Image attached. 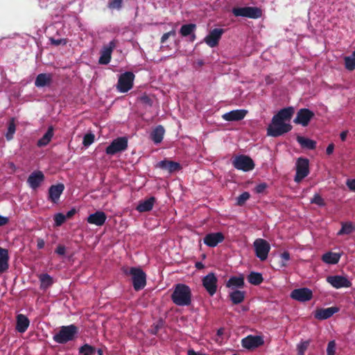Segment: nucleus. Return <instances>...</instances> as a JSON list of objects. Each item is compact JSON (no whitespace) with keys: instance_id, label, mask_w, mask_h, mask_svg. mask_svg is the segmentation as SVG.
<instances>
[{"instance_id":"nucleus-1","label":"nucleus","mask_w":355,"mask_h":355,"mask_svg":"<svg viewBox=\"0 0 355 355\" xmlns=\"http://www.w3.org/2000/svg\"><path fill=\"white\" fill-rule=\"evenodd\" d=\"M192 293L190 287L184 284L174 286L171 295L172 302L177 306H187L191 304Z\"/></svg>"},{"instance_id":"nucleus-2","label":"nucleus","mask_w":355,"mask_h":355,"mask_svg":"<svg viewBox=\"0 0 355 355\" xmlns=\"http://www.w3.org/2000/svg\"><path fill=\"white\" fill-rule=\"evenodd\" d=\"M124 273L132 277V286L135 291L143 289L146 285V275L140 268L131 267L125 269Z\"/></svg>"},{"instance_id":"nucleus-3","label":"nucleus","mask_w":355,"mask_h":355,"mask_svg":"<svg viewBox=\"0 0 355 355\" xmlns=\"http://www.w3.org/2000/svg\"><path fill=\"white\" fill-rule=\"evenodd\" d=\"M78 329L74 324L62 326L59 332L53 336V340L57 343L64 344L73 340L78 334Z\"/></svg>"},{"instance_id":"nucleus-4","label":"nucleus","mask_w":355,"mask_h":355,"mask_svg":"<svg viewBox=\"0 0 355 355\" xmlns=\"http://www.w3.org/2000/svg\"><path fill=\"white\" fill-rule=\"evenodd\" d=\"M292 130V125L284 121L276 120L272 117V123L267 128V134L269 136L277 137Z\"/></svg>"},{"instance_id":"nucleus-5","label":"nucleus","mask_w":355,"mask_h":355,"mask_svg":"<svg viewBox=\"0 0 355 355\" xmlns=\"http://www.w3.org/2000/svg\"><path fill=\"white\" fill-rule=\"evenodd\" d=\"M235 17H245L258 19L262 15V10L257 7H234L232 10Z\"/></svg>"},{"instance_id":"nucleus-6","label":"nucleus","mask_w":355,"mask_h":355,"mask_svg":"<svg viewBox=\"0 0 355 355\" xmlns=\"http://www.w3.org/2000/svg\"><path fill=\"white\" fill-rule=\"evenodd\" d=\"M232 164L236 169L245 172L253 170L255 166L252 159L244 155L236 156L232 161Z\"/></svg>"},{"instance_id":"nucleus-7","label":"nucleus","mask_w":355,"mask_h":355,"mask_svg":"<svg viewBox=\"0 0 355 355\" xmlns=\"http://www.w3.org/2000/svg\"><path fill=\"white\" fill-rule=\"evenodd\" d=\"M253 246L257 257L262 261L266 260L270 250L269 243L265 239H257L253 243Z\"/></svg>"},{"instance_id":"nucleus-8","label":"nucleus","mask_w":355,"mask_h":355,"mask_svg":"<svg viewBox=\"0 0 355 355\" xmlns=\"http://www.w3.org/2000/svg\"><path fill=\"white\" fill-rule=\"evenodd\" d=\"M309 174V161L306 158L299 157L296 162V174L294 181L300 182Z\"/></svg>"},{"instance_id":"nucleus-9","label":"nucleus","mask_w":355,"mask_h":355,"mask_svg":"<svg viewBox=\"0 0 355 355\" xmlns=\"http://www.w3.org/2000/svg\"><path fill=\"white\" fill-rule=\"evenodd\" d=\"M128 148V139L121 137L114 139L106 148L105 153L109 155H114L118 153L125 151Z\"/></svg>"},{"instance_id":"nucleus-10","label":"nucleus","mask_w":355,"mask_h":355,"mask_svg":"<svg viewBox=\"0 0 355 355\" xmlns=\"http://www.w3.org/2000/svg\"><path fill=\"white\" fill-rule=\"evenodd\" d=\"M135 75L131 71H127L122 73L118 80L117 89L119 92L125 93L132 89Z\"/></svg>"},{"instance_id":"nucleus-11","label":"nucleus","mask_w":355,"mask_h":355,"mask_svg":"<svg viewBox=\"0 0 355 355\" xmlns=\"http://www.w3.org/2000/svg\"><path fill=\"white\" fill-rule=\"evenodd\" d=\"M314 116L315 114L313 111L307 108H302L297 111L296 117L294 119L293 122L295 124H300L303 127H306Z\"/></svg>"},{"instance_id":"nucleus-12","label":"nucleus","mask_w":355,"mask_h":355,"mask_svg":"<svg viewBox=\"0 0 355 355\" xmlns=\"http://www.w3.org/2000/svg\"><path fill=\"white\" fill-rule=\"evenodd\" d=\"M264 344V340L261 336L249 335L241 340L242 347L252 350L256 349Z\"/></svg>"},{"instance_id":"nucleus-13","label":"nucleus","mask_w":355,"mask_h":355,"mask_svg":"<svg viewBox=\"0 0 355 355\" xmlns=\"http://www.w3.org/2000/svg\"><path fill=\"white\" fill-rule=\"evenodd\" d=\"M202 282V286L211 296L216 293L218 279L214 272H210L205 276Z\"/></svg>"},{"instance_id":"nucleus-14","label":"nucleus","mask_w":355,"mask_h":355,"mask_svg":"<svg viewBox=\"0 0 355 355\" xmlns=\"http://www.w3.org/2000/svg\"><path fill=\"white\" fill-rule=\"evenodd\" d=\"M291 297L298 302H304L312 299L313 292L308 288H296L291 292Z\"/></svg>"},{"instance_id":"nucleus-15","label":"nucleus","mask_w":355,"mask_h":355,"mask_svg":"<svg viewBox=\"0 0 355 355\" xmlns=\"http://www.w3.org/2000/svg\"><path fill=\"white\" fill-rule=\"evenodd\" d=\"M116 46V42L112 40L110 43L104 46L101 51V56L98 60L100 64H107L112 58V53Z\"/></svg>"},{"instance_id":"nucleus-16","label":"nucleus","mask_w":355,"mask_h":355,"mask_svg":"<svg viewBox=\"0 0 355 355\" xmlns=\"http://www.w3.org/2000/svg\"><path fill=\"white\" fill-rule=\"evenodd\" d=\"M327 282L337 289L352 286L351 282L347 277L340 275L328 276Z\"/></svg>"},{"instance_id":"nucleus-17","label":"nucleus","mask_w":355,"mask_h":355,"mask_svg":"<svg viewBox=\"0 0 355 355\" xmlns=\"http://www.w3.org/2000/svg\"><path fill=\"white\" fill-rule=\"evenodd\" d=\"M223 33V28H214L209 33L204 40L209 46L215 47L218 44Z\"/></svg>"},{"instance_id":"nucleus-18","label":"nucleus","mask_w":355,"mask_h":355,"mask_svg":"<svg viewBox=\"0 0 355 355\" xmlns=\"http://www.w3.org/2000/svg\"><path fill=\"white\" fill-rule=\"evenodd\" d=\"M225 236L222 232L207 234L203 239L204 243L209 247H216L218 243H222Z\"/></svg>"},{"instance_id":"nucleus-19","label":"nucleus","mask_w":355,"mask_h":355,"mask_svg":"<svg viewBox=\"0 0 355 355\" xmlns=\"http://www.w3.org/2000/svg\"><path fill=\"white\" fill-rule=\"evenodd\" d=\"M44 175L41 171H35L28 176L27 183L31 189H36L44 182Z\"/></svg>"},{"instance_id":"nucleus-20","label":"nucleus","mask_w":355,"mask_h":355,"mask_svg":"<svg viewBox=\"0 0 355 355\" xmlns=\"http://www.w3.org/2000/svg\"><path fill=\"white\" fill-rule=\"evenodd\" d=\"M64 190V185L62 183L51 185L49 189V200L53 203H57Z\"/></svg>"},{"instance_id":"nucleus-21","label":"nucleus","mask_w":355,"mask_h":355,"mask_svg":"<svg viewBox=\"0 0 355 355\" xmlns=\"http://www.w3.org/2000/svg\"><path fill=\"white\" fill-rule=\"evenodd\" d=\"M339 311V308L337 306H331L326 309H318L314 314V316L318 320H326L331 318L334 313Z\"/></svg>"},{"instance_id":"nucleus-22","label":"nucleus","mask_w":355,"mask_h":355,"mask_svg":"<svg viewBox=\"0 0 355 355\" xmlns=\"http://www.w3.org/2000/svg\"><path fill=\"white\" fill-rule=\"evenodd\" d=\"M106 219L107 216L103 211H96L87 217V221L89 224L95 225L96 226H102L105 223Z\"/></svg>"},{"instance_id":"nucleus-23","label":"nucleus","mask_w":355,"mask_h":355,"mask_svg":"<svg viewBox=\"0 0 355 355\" xmlns=\"http://www.w3.org/2000/svg\"><path fill=\"white\" fill-rule=\"evenodd\" d=\"M157 166L163 170L167 171L170 173L179 171L182 169V166L180 163L167 159L158 162Z\"/></svg>"},{"instance_id":"nucleus-24","label":"nucleus","mask_w":355,"mask_h":355,"mask_svg":"<svg viewBox=\"0 0 355 355\" xmlns=\"http://www.w3.org/2000/svg\"><path fill=\"white\" fill-rule=\"evenodd\" d=\"M247 113L245 110H235L224 114L222 117L227 121H237L244 119Z\"/></svg>"},{"instance_id":"nucleus-25","label":"nucleus","mask_w":355,"mask_h":355,"mask_svg":"<svg viewBox=\"0 0 355 355\" xmlns=\"http://www.w3.org/2000/svg\"><path fill=\"white\" fill-rule=\"evenodd\" d=\"M294 114V108L293 107H288L280 110L273 118L276 120L282 121H290Z\"/></svg>"},{"instance_id":"nucleus-26","label":"nucleus","mask_w":355,"mask_h":355,"mask_svg":"<svg viewBox=\"0 0 355 355\" xmlns=\"http://www.w3.org/2000/svg\"><path fill=\"white\" fill-rule=\"evenodd\" d=\"M244 277L241 275L231 277L225 284L227 288H231L233 291L242 288L244 287Z\"/></svg>"},{"instance_id":"nucleus-27","label":"nucleus","mask_w":355,"mask_h":355,"mask_svg":"<svg viewBox=\"0 0 355 355\" xmlns=\"http://www.w3.org/2000/svg\"><path fill=\"white\" fill-rule=\"evenodd\" d=\"M53 76L51 73H42L37 76L35 85L37 87H44L51 84Z\"/></svg>"},{"instance_id":"nucleus-28","label":"nucleus","mask_w":355,"mask_h":355,"mask_svg":"<svg viewBox=\"0 0 355 355\" xmlns=\"http://www.w3.org/2000/svg\"><path fill=\"white\" fill-rule=\"evenodd\" d=\"M156 198L153 196L149 198L140 201L136 207V210L140 213L146 212L152 210Z\"/></svg>"},{"instance_id":"nucleus-29","label":"nucleus","mask_w":355,"mask_h":355,"mask_svg":"<svg viewBox=\"0 0 355 355\" xmlns=\"http://www.w3.org/2000/svg\"><path fill=\"white\" fill-rule=\"evenodd\" d=\"M8 261V250L0 247V273H3L8 270L9 268Z\"/></svg>"},{"instance_id":"nucleus-30","label":"nucleus","mask_w":355,"mask_h":355,"mask_svg":"<svg viewBox=\"0 0 355 355\" xmlns=\"http://www.w3.org/2000/svg\"><path fill=\"white\" fill-rule=\"evenodd\" d=\"M29 324V320L26 315L23 314H19L17 316L16 329L17 330L18 332H25L27 330Z\"/></svg>"},{"instance_id":"nucleus-31","label":"nucleus","mask_w":355,"mask_h":355,"mask_svg":"<svg viewBox=\"0 0 355 355\" xmlns=\"http://www.w3.org/2000/svg\"><path fill=\"white\" fill-rule=\"evenodd\" d=\"M245 292L240 290H234L229 294V297L232 304H239L245 300Z\"/></svg>"},{"instance_id":"nucleus-32","label":"nucleus","mask_w":355,"mask_h":355,"mask_svg":"<svg viewBox=\"0 0 355 355\" xmlns=\"http://www.w3.org/2000/svg\"><path fill=\"white\" fill-rule=\"evenodd\" d=\"M297 141L300 144L301 147L303 148L314 150L316 148V141L309 138H306L302 136H297Z\"/></svg>"},{"instance_id":"nucleus-33","label":"nucleus","mask_w":355,"mask_h":355,"mask_svg":"<svg viewBox=\"0 0 355 355\" xmlns=\"http://www.w3.org/2000/svg\"><path fill=\"white\" fill-rule=\"evenodd\" d=\"M164 132L165 130L162 125H158L153 130L150 137L155 144H159L162 142Z\"/></svg>"},{"instance_id":"nucleus-34","label":"nucleus","mask_w":355,"mask_h":355,"mask_svg":"<svg viewBox=\"0 0 355 355\" xmlns=\"http://www.w3.org/2000/svg\"><path fill=\"white\" fill-rule=\"evenodd\" d=\"M340 258V254L329 252L322 255V260L323 262L328 264H336L338 263Z\"/></svg>"},{"instance_id":"nucleus-35","label":"nucleus","mask_w":355,"mask_h":355,"mask_svg":"<svg viewBox=\"0 0 355 355\" xmlns=\"http://www.w3.org/2000/svg\"><path fill=\"white\" fill-rule=\"evenodd\" d=\"M53 136V128L52 126L49 127L46 133L40 138L37 143V146L42 147L46 146L51 140Z\"/></svg>"},{"instance_id":"nucleus-36","label":"nucleus","mask_w":355,"mask_h":355,"mask_svg":"<svg viewBox=\"0 0 355 355\" xmlns=\"http://www.w3.org/2000/svg\"><path fill=\"white\" fill-rule=\"evenodd\" d=\"M248 281L252 285H259L263 281V278L260 272H251L248 276Z\"/></svg>"},{"instance_id":"nucleus-37","label":"nucleus","mask_w":355,"mask_h":355,"mask_svg":"<svg viewBox=\"0 0 355 355\" xmlns=\"http://www.w3.org/2000/svg\"><path fill=\"white\" fill-rule=\"evenodd\" d=\"M39 279L42 289H46L53 284V278L46 273L40 275Z\"/></svg>"},{"instance_id":"nucleus-38","label":"nucleus","mask_w":355,"mask_h":355,"mask_svg":"<svg viewBox=\"0 0 355 355\" xmlns=\"http://www.w3.org/2000/svg\"><path fill=\"white\" fill-rule=\"evenodd\" d=\"M196 28V25L194 24H188L182 25L180 30V33L182 37H187L194 32Z\"/></svg>"},{"instance_id":"nucleus-39","label":"nucleus","mask_w":355,"mask_h":355,"mask_svg":"<svg viewBox=\"0 0 355 355\" xmlns=\"http://www.w3.org/2000/svg\"><path fill=\"white\" fill-rule=\"evenodd\" d=\"M16 131V125L15 119L12 118L8 122V130L5 137L8 141H10L13 138V135Z\"/></svg>"},{"instance_id":"nucleus-40","label":"nucleus","mask_w":355,"mask_h":355,"mask_svg":"<svg viewBox=\"0 0 355 355\" xmlns=\"http://www.w3.org/2000/svg\"><path fill=\"white\" fill-rule=\"evenodd\" d=\"M345 68L349 71L355 69V51L349 56L345 58Z\"/></svg>"},{"instance_id":"nucleus-41","label":"nucleus","mask_w":355,"mask_h":355,"mask_svg":"<svg viewBox=\"0 0 355 355\" xmlns=\"http://www.w3.org/2000/svg\"><path fill=\"white\" fill-rule=\"evenodd\" d=\"M78 352L79 354L83 355H94L96 352V349L89 344H85L79 348Z\"/></svg>"},{"instance_id":"nucleus-42","label":"nucleus","mask_w":355,"mask_h":355,"mask_svg":"<svg viewBox=\"0 0 355 355\" xmlns=\"http://www.w3.org/2000/svg\"><path fill=\"white\" fill-rule=\"evenodd\" d=\"M354 230L352 223H342V227L338 231V235L350 234Z\"/></svg>"},{"instance_id":"nucleus-43","label":"nucleus","mask_w":355,"mask_h":355,"mask_svg":"<svg viewBox=\"0 0 355 355\" xmlns=\"http://www.w3.org/2000/svg\"><path fill=\"white\" fill-rule=\"evenodd\" d=\"M250 198V194L248 191H245L239 195L236 198V205L243 206L245 202Z\"/></svg>"},{"instance_id":"nucleus-44","label":"nucleus","mask_w":355,"mask_h":355,"mask_svg":"<svg viewBox=\"0 0 355 355\" xmlns=\"http://www.w3.org/2000/svg\"><path fill=\"white\" fill-rule=\"evenodd\" d=\"M123 0H109L107 7L110 10H120L122 8Z\"/></svg>"},{"instance_id":"nucleus-45","label":"nucleus","mask_w":355,"mask_h":355,"mask_svg":"<svg viewBox=\"0 0 355 355\" xmlns=\"http://www.w3.org/2000/svg\"><path fill=\"white\" fill-rule=\"evenodd\" d=\"M95 136L93 133H87L83 140V144L84 146H89L94 141Z\"/></svg>"},{"instance_id":"nucleus-46","label":"nucleus","mask_w":355,"mask_h":355,"mask_svg":"<svg viewBox=\"0 0 355 355\" xmlns=\"http://www.w3.org/2000/svg\"><path fill=\"white\" fill-rule=\"evenodd\" d=\"M66 220V216L62 213H58L54 216L55 225L61 226Z\"/></svg>"},{"instance_id":"nucleus-47","label":"nucleus","mask_w":355,"mask_h":355,"mask_svg":"<svg viewBox=\"0 0 355 355\" xmlns=\"http://www.w3.org/2000/svg\"><path fill=\"white\" fill-rule=\"evenodd\" d=\"M312 204H315L318 206L323 207L325 205L324 199L318 193H315L313 198L311 200Z\"/></svg>"},{"instance_id":"nucleus-48","label":"nucleus","mask_w":355,"mask_h":355,"mask_svg":"<svg viewBox=\"0 0 355 355\" xmlns=\"http://www.w3.org/2000/svg\"><path fill=\"white\" fill-rule=\"evenodd\" d=\"M309 345V341H304V342H302V343H300L297 345V354H298V355H304V352L306 350V349L308 348Z\"/></svg>"},{"instance_id":"nucleus-49","label":"nucleus","mask_w":355,"mask_h":355,"mask_svg":"<svg viewBox=\"0 0 355 355\" xmlns=\"http://www.w3.org/2000/svg\"><path fill=\"white\" fill-rule=\"evenodd\" d=\"M336 345L335 340H331L329 342L327 347V355H335Z\"/></svg>"},{"instance_id":"nucleus-50","label":"nucleus","mask_w":355,"mask_h":355,"mask_svg":"<svg viewBox=\"0 0 355 355\" xmlns=\"http://www.w3.org/2000/svg\"><path fill=\"white\" fill-rule=\"evenodd\" d=\"M281 258L282 259V262L281 263L282 266H286L287 261L290 260V253L287 251L284 252L281 254Z\"/></svg>"},{"instance_id":"nucleus-51","label":"nucleus","mask_w":355,"mask_h":355,"mask_svg":"<svg viewBox=\"0 0 355 355\" xmlns=\"http://www.w3.org/2000/svg\"><path fill=\"white\" fill-rule=\"evenodd\" d=\"M51 44L54 46L65 45L67 44L66 39H54L50 38Z\"/></svg>"},{"instance_id":"nucleus-52","label":"nucleus","mask_w":355,"mask_h":355,"mask_svg":"<svg viewBox=\"0 0 355 355\" xmlns=\"http://www.w3.org/2000/svg\"><path fill=\"white\" fill-rule=\"evenodd\" d=\"M176 35V32L175 30H172L168 33H164L162 37H161V43H164L166 42V40L168 39L169 37L171 36H175Z\"/></svg>"},{"instance_id":"nucleus-53","label":"nucleus","mask_w":355,"mask_h":355,"mask_svg":"<svg viewBox=\"0 0 355 355\" xmlns=\"http://www.w3.org/2000/svg\"><path fill=\"white\" fill-rule=\"evenodd\" d=\"M267 187H268L267 184L265 182H263V183H261V184H259L258 185H257L256 187L254 188V191L257 193H262L264 192V191L266 189Z\"/></svg>"},{"instance_id":"nucleus-54","label":"nucleus","mask_w":355,"mask_h":355,"mask_svg":"<svg viewBox=\"0 0 355 355\" xmlns=\"http://www.w3.org/2000/svg\"><path fill=\"white\" fill-rule=\"evenodd\" d=\"M55 253L59 255H64L66 253V248L62 245H59L55 249Z\"/></svg>"},{"instance_id":"nucleus-55","label":"nucleus","mask_w":355,"mask_h":355,"mask_svg":"<svg viewBox=\"0 0 355 355\" xmlns=\"http://www.w3.org/2000/svg\"><path fill=\"white\" fill-rule=\"evenodd\" d=\"M346 184L351 191H355V179L347 180Z\"/></svg>"},{"instance_id":"nucleus-56","label":"nucleus","mask_w":355,"mask_h":355,"mask_svg":"<svg viewBox=\"0 0 355 355\" xmlns=\"http://www.w3.org/2000/svg\"><path fill=\"white\" fill-rule=\"evenodd\" d=\"M76 212L77 211L76 208H72L67 212L66 215H64L66 216V219L72 218Z\"/></svg>"},{"instance_id":"nucleus-57","label":"nucleus","mask_w":355,"mask_h":355,"mask_svg":"<svg viewBox=\"0 0 355 355\" xmlns=\"http://www.w3.org/2000/svg\"><path fill=\"white\" fill-rule=\"evenodd\" d=\"M334 150V144L333 143L329 144L327 148L326 153L328 155H330L333 153Z\"/></svg>"},{"instance_id":"nucleus-58","label":"nucleus","mask_w":355,"mask_h":355,"mask_svg":"<svg viewBox=\"0 0 355 355\" xmlns=\"http://www.w3.org/2000/svg\"><path fill=\"white\" fill-rule=\"evenodd\" d=\"M44 245L45 242L43 239L39 238L37 239V247L38 249H42Z\"/></svg>"},{"instance_id":"nucleus-59","label":"nucleus","mask_w":355,"mask_h":355,"mask_svg":"<svg viewBox=\"0 0 355 355\" xmlns=\"http://www.w3.org/2000/svg\"><path fill=\"white\" fill-rule=\"evenodd\" d=\"M8 222V218L0 215V227L6 225Z\"/></svg>"},{"instance_id":"nucleus-60","label":"nucleus","mask_w":355,"mask_h":355,"mask_svg":"<svg viewBox=\"0 0 355 355\" xmlns=\"http://www.w3.org/2000/svg\"><path fill=\"white\" fill-rule=\"evenodd\" d=\"M141 101L145 103H147L150 105H151V103H152V101H151V99L147 96H144L141 98Z\"/></svg>"},{"instance_id":"nucleus-61","label":"nucleus","mask_w":355,"mask_h":355,"mask_svg":"<svg viewBox=\"0 0 355 355\" xmlns=\"http://www.w3.org/2000/svg\"><path fill=\"white\" fill-rule=\"evenodd\" d=\"M347 134H348V131H347V130L343 131V132L340 133V139H341L343 141H345L346 140V138H347Z\"/></svg>"},{"instance_id":"nucleus-62","label":"nucleus","mask_w":355,"mask_h":355,"mask_svg":"<svg viewBox=\"0 0 355 355\" xmlns=\"http://www.w3.org/2000/svg\"><path fill=\"white\" fill-rule=\"evenodd\" d=\"M188 355H206L200 352H196L193 349H189L188 351Z\"/></svg>"},{"instance_id":"nucleus-63","label":"nucleus","mask_w":355,"mask_h":355,"mask_svg":"<svg viewBox=\"0 0 355 355\" xmlns=\"http://www.w3.org/2000/svg\"><path fill=\"white\" fill-rule=\"evenodd\" d=\"M204 267H205V266L202 262L198 261L196 263V268L197 269L200 270V269L204 268Z\"/></svg>"},{"instance_id":"nucleus-64","label":"nucleus","mask_w":355,"mask_h":355,"mask_svg":"<svg viewBox=\"0 0 355 355\" xmlns=\"http://www.w3.org/2000/svg\"><path fill=\"white\" fill-rule=\"evenodd\" d=\"M223 332H224V329L223 328H220L219 329H218L217 331V335L218 336H222L223 334Z\"/></svg>"}]
</instances>
